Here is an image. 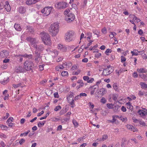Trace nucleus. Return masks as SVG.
<instances>
[{
  "label": "nucleus",
  "instance_id": "13d9d810",
  "mask_svg": "<svg viewBox=\"0 0 147 147\" xmlns=\"http://www.w3.org/2000/svg\"><path fill=\"white\" fill-rule=\"evenodd\" d=\"M0 144L1 145V147H5L6 145L5 144V143L3 142L2 141H1Z\"/></svg>",
  "mask_w": 147,
  "mask_h": 147
},
{
  "label": "nucleus",
  "instance_id": "9d476101",
  "mask_svg": "<svg viewBox=\"0 0 147 147\" xmlns=\"http://www.w3.org/2000/svg\"><path fill=\"white\" fill-rule=\"evenodd\" d=\"M9 52L8 51L3 50L0 53V55L2 58H7L9 56Z\"/></svg>",
  "mask_w": 147,
  "mask_h": 147
},
{
  "label": "nucleus",
  "instance_id": "79ce46f5",
  "mask_svg": "<svg viewBox=\"0 0 147 147\" xmlns=\"http://www.w3.org/2000/svg\"><path fill=\"white\" fill-rule=\"evenodd\" d=\"M61 109V106H60L59 105L56 107L54 109V110L55 111H57Z\"/></svg>",
  "mask_w": 147,
  "mask_h": 147
},
{
  "label": "nucleus",
  "instance_id": "1a4fd4ad",
  "mask_svg": "<svg viewBox=\"0 0 147 147\" xmlns=\"http://www.w3.org/2000/svg\"><path fill=\"white\" fill-rule=\"evenodd\" d=\"M35 60L36 61L39 62V60L41 58V56L40 55V53H38V51L35 50Z\"/></svg>",
  "mask_w": 147,
  "mask_h": 147
},
{
  "label": "nucleus",
  "instance_id": "39448f33",
  "mask_svg": "<svg viewBox=\"0 0 147 147\" xmlns=\"http://www.w3.org/2000/svg\"><path fill=\"white\" fill-rule=\"evenodd\" d=\"M52 8V7H45L41 10V12L44 16H47L50 13Z\"/></svg>",
  "mask_w": 147,
  "mask_h": 147
},
{
  "label": "nucleus",
  "instance_id": "2f4dec72",
  "mask_svg": "<svg viewBox=\"0 0 147 147\" xmlns=\"http://www.w3.org/2000/svg\"><path fill=\"white\" fill-rule=\"evenodd\" d=\"M46 121H43L42 123L41 122H39L38 123V127H40L42 126H43L45 124Z\"/></svg>",
  "mask_w": 147,
  "mask_h": 147
},
{
  "label": "nucleus",
  "instance_id": "aec40b11",
  "mask_svg": "<svg viewBox=\"0 0 147 147\" xmlns=\"http://www.w3.org/2000/svg\"><path fill=\"white\" fill-rule=\"evenodd\" d=\"M140 85L141 86V88L143 89H147V84L144 82H141L140 83Z\"/></svg>",
  "mask_w": 147,
  "mask_h": 147
},
{
  "label": "nucleus",
  "instance_id": "680f3d73",
  "mask_svg": "<svg viewBox=\"0 0 147 147\" xmlns=\"http://www.w3.org/2000/svg\"><path fill=\"white\" fill-rule=\"evenodd\" d=\"M83 79L84 80L87 81V82L88 80V79H89V78L88 76H84L83 77Z\"/></svg>",
  "mask_w": 147,
  "mask_h": 147
},
{
  "label": "nucleus",
  "instance_id": "6e6d98bb",
  "mask_svg": "<svg viewBox=\"0 0 147 147\" xmlns=\"http://www.w3.org/2000/svg\"><path fill=\"white\" fill-rule=\"evenodd\" d=\"M121 110L123 112H125L127 110L124 106H122L121 108Z\"/></svg>",
  "mask_w": 147,
  "mask_h": 147
},
{
  "label": "nucleus",
  "instance_id": "c03bdc74",
  "mask_svg": "<svg viewBox=\"0 0 147 147\" xmlns=\"http://www.w3.org/2000/svg\"><path fill=\"white\" fill-rule=\"evenodd\" d=\"M127 127L128 129H129L131 131H132L133 126L130 125H127Z\"/></svg>",
  "mask_w": 147,
  "mask_h": 147
},
{
  "label": "nucleus",
  "instance_id": "c756f323",
  "mask_svg": "<svg viewBox=\"0 0 147 147\" xmlns=\"http://www.w3.org/2000/svg\"><path fill=\"white\" fill-rule=\"evenodd\" d=\"M137 71L141 73H146V72L145 69H144L143 68H141L140 69H138Z\"/></svg>",
  "mask_w": 147,
  "mask_h": 147
},
{
  "label": "nucleus",
  "instance_id": "b1692460",
  "mask_svg": "<svg viewBox=\"0 0 147 147\" xmlns=\"http://www.w3.org/2000/svg\"><path fill=\"white\" fill-rule=\"evenodd\" d=\"M131 53L132 54V56H137L139 55L138 51L136 49H134L133 51H131Z\"/></svg>",
  "mask_w": 147,
  "mask_h": 147
},
{
  "label": "nucleus",
  "instance_id": "7ed1b4c3",
  "mask_svg": "<svg viewBox=\"0 0 147 147\" xmlns=\"http://www.w3.org/2000/svg\"><path fill=\"white\" fill-rule=\"evenodd\" d=\"M24 67L25 70L33 72L32 69L34 64L32 61L29 60H26L24 63Z\"/></svg>",
  "mask_w": 147,
  "mask_h": 147
},
{
  "label": "nucleus",
  "instance_id": "8fccbe9b",
  "mask_svg": "<svg viewBox=\"0 0 147 147\" xmlns=\"http://www.w3.org/2000/svg\"><path fill=\"white\" fill-rule=\"evenodd\" d=\"M69 9H67L64 12V13L65 15H67L69 13Z\"/></svg>",
  "mask_w": 147,
  "mask_h": 147
},
{
  "label": "nucleus",
  "instance_id": "4d7b16f0",
  "mask_svg": "<svg viewBox=\"0 0 147 147\" xmlns=\"http://www.w3.org/2000/svg\"><path fill=\"white\" fill-rule=\"evenodd\" d=\"M84 85V83H82L81 84H80V85L78 86H77L76 87V88L77 89H79L80 88L82 87Z\"/></svg>",
  "mask_w": 147,
  "mask_h": 147
},
{
  "label": "nucleus",
  "instance_id": "c85d7f7f",
  "mask_svg": "<svg viewBox=\"0 0 147 147\" xmlns=\"http://www.w3.org/2000/svg\"><path fill=\"white\" fill-rule=\"evenodd\" d=\"M74 102V100L72 98L71 101L69 102V104L71 105V107L73 108L75 106Z\"/></svg>",
  "mask_w": 147,
  "mask_h": 147
},
{
  "label": "nucleus",
  "instance_id": "a878e982",
  "mask_svg": "<svg viewBox=\"0 0 147 147\" xmlns=\"http://www.w3.org/2000/svg\"><path fill=\"white\" fill-rule=\"evenodd\" d=\"M73 97L74 93L73 92H69V94L68 97H67V100L68 101H69V100H71L70 98H72L73 99Z\"/></svg>",
  "mask_w": 147,
  "mask_h": 147
},
{
  "label": "nucleus",
  "instance_id": "f704fd0d",
  "mask_svg": "<svg viewBox=\"0 0 147 147\" xmlns=\"http://www.w3.org/2000/svg\"><path fill=\"white\" fill-rule=\"evenodd\" d=\"M144 111L142 110H139L138 111V113L142 116H143Z\"/></svg>",
  "mask_w": 147,
  "mask_h": 147
},
{
  "label": "nucleus",
  "instance_id": "f8f14e48",
  "mask_svg": "<svg viewBox=\"0 0 147 147\" xmlns=\"http://www.w3.org/2000/svg\"><path fill=\"white\" fill-rule=\"evenodd\" d=\"M32 47L36 48V50L37 51L38 50V51H42L44 49V48L42 45H40L37 46L36 45H33V46Z\"/></svg>",
  "mask_w": 147,
  "mask_h": 147
},
{
  "label": "nucleus",
  "instance_id": "f257e3e1",
  "mask_svg": "<svg viewBox=\"0 0 147 147\" xmlns=\"http://www.w3.org/2000/svg\"><path fill=\"white\" fill-rule=\"evenodd\" d=\"M58 24L55 23L51 24L49 28V31L53 36H55L59 31Z\"/></svg>",
  "mask_w": 147,
  "mask_h": 147
},
{
  "label": "nucleus",
  "instance_id": "774afa93",
  "mask_svg": "<svg viewBox=\"0 0 147 147\" xmlns=\"http://www.w3.org/2000/svg\"><path fill=\"white\" fill-rule=\"evenodd\" d=\"M143 33V31L142 29H140L138 32V33L140 35H142Z\"/></svg>",
  "mask_w": 147,
  "mask_h": 147
},
{
  "label": "nucleus",
  "instance_id": "37998d69",
  "mask_svg": "<svg viewBox=\"0 0 147 147\" xmlns=\"http://www.w3.org/2000/svg\"><path fill=\"white\" fill-rule=\"evenodd\" d=\"M117 98L118 96H117V95L113 94V95L112 98L113 100L116 101L117 100Z\"/></svg>",
  "mask_w": 147,
  "mask_h": 147
},
{
  "label": "nucleus",
  "instance_id": "c9c22d12",
  "mask_svg": "<svg viewBox=\"0 0 147 147\" xmlns=\"http://www.w3.org/2000/svg\"><path fill=\"white\" fill-rule=\"evenodd\" d=\"M100 102H101L103 104H105L107 100L104 97H103L100 99Z\"/></svg>",
  "mask_w": 147,
  "mask_h": 147
},
{
  "label": "nucleus",
  "instance_id": "09e8293b",
  "mask_svg": "<svg viewBox=\"0 0 147 147\" xmlns=\"http://www.w3.org/2000/svg\"><path fill=\"white\" fill-rule=\"evenodd\" d=\"M121 61L122 62H125L126 60V59L125 57H124L123 56H122L121 57Z\"/></svg>",
  "mask_w": 147,
  "mask_h": 147
},
{
  "label": "nucleus",
  "instance_id": "052dcab7",
  "mask_svg": "<svg viewBox=\"0 0 147 147\" xmlns=\"http://www.w3.org/2000/svg\"><path fill=\"white\" fill-rule=\"evenodd\" d=\"M102 32L103 34H106L107 33V29L104 28L102 30Z\"/></svg>",
  "mask_w": 147,
  "mask_h": 147
},
{
  "label": "nucleus",
  "instance_id": "a18cd8bd",
  "mask_svg": "<svg viewBox=\"0 0 147 147\" xmlns=\"http://www.w3.org/2000/svg\"><path fill=\"white\" fill-rule=\"evenodd\" d=\"M13 120V118L12 117H10L7 121V123H9L11 122H12Z\"/></svg>",
  "mask_w": 147,
  "mask_h": 147
},
{
  "label": "nucleus",
  "instance_id": "e433bc0d",
  "mask_svg": "<svg viewBox=\"0 0 147 147\" xmlns=\"http://www.w3.org/2000/svg\"><path fill=\"white\" fill-rule=\"evenodd\" d=\"M22 85V83H20L17 84H13V86L14 88H17L18 87H20Z\"/></svg>",
  "mask_w": 147,
  "mask_h": 147
},
{
  "label": "nucleus",
  "instance_id": "3c124183",
  "mask_svg": "<svg viewBox=\"0 0 147 147\" xmlns=\"http://www.w3.org/2000/svg\"><path fill=\"white\" fill-rule=\"evenodd\" d=\"M25 142V140L24 139H21L19 141V143L21 145L23 143H24Z\"/></svg>",
  "mask_w": 147,
  "mask_h": 147
},
{
  "label": "nucleus",
  "instance_id": "2eb2a0df",
  "mask_svg": "<svg viewBox=\"0 0 147 147\" xmlns=\"http://www.w3.org/2000/svg\"><path fill=\"white\" fill-rule=\"evenodd\" d=\"M18 11L21 13H24L26 11V8L23 6H20L18 8Z\"/></svg>",
  "mask_w": 147,
  "mask_h": 147
},
{
  "label": "nucleus",
  "instance_id": "412c9836",
  "mask_svg": "<svg viewBox=\"0 0 147 147\" xmlns=\"http://www.w3.org/2000/svg\"><path fill=\"white\" fill-rule=\"evenodd\" d=\"M58 49H60L62 52L65 51L67 50L66 48L61 45H59Z\"/></svg>",
  "mask_w": 147,
  "mask_h": 147
},
{
  "label": "nucleus",
  "instance_id": "0eeeda50",
  "mask_svg": "<svg viewBox=\"0 0 147 147\" xmlns=\"http://www.w3.org/2000/svg\"><path fill=\"white\" fill-rule=\"evenodd\" d=\"M72 32L69 31L66 34L65 39L66 41L69 42L72 39Z\"/></svg>",
  "mask_w": 147,
  "mask_h": 147
},
{
  "label": "nucleus",
  "instance_id": "603ef678",
  "mask_svg": "<svg viewBox=\"0 0 147 147\" xmlns=\"http://www.w3.org/2000/svg\"><path fill=\"white\" fill-rule=\"evenodd\" d=\"M139 122L140 124L142 125L143 126H145L146 125L145 123L143 121H139Z\"/></svg>",
  "mask_w": 147,
  "mask_h": 147
},
{
  "label": "nucleus",
  "instance_id": "72a5a7b5",
  "mask_svg": "<svg viewBox=\"0 0 147 147\" xmlns=\"http://www.w3.org/2000/svg\"><path fill=\"white\" fill-rule=\"evenodd\" d=\"M1 129L3 130H6L8 129V127L6 126L2 125L0 126Z\"/></svg>",
  "mask_w": 147,
  "mask_h": 147
},
{
  "label": "nucleus",
  "instance_id": "58836bf2",
  "mask_svg": "<svg viewBox=\"0 0 147 147\" xmlns=\"http://www.w3.org/2000/svg\"><path fill=\"white\" fill-rule=\"evenodd\" d=\"M72 122L73 124L74 125V126H75V127H77L78 126V123L77 122V121L76 120L73 119V120Z\"/></svg>",
  "mask_w": 147,
  "mask_h": 147
},
{
  "label": "nucleus",
  "instance_id": "ddd939ff",
  "mask_svg": "<svg viewBox=\"0 0 147 147\" xmlns=\"http://www.w3.org/2000/svg\"><path fill=\"white\" fill-rule=\"evenodd\" d=\"M26 40L27 41L30 42L33 46V45H36L35 44L36 40L34 38H32L30 37H29L26 38Z\"/></svg>",
  "mask_w": 147,
  "mask_h": 147
},
{
  "label": "nucleus",
  "instance_id": "864d4df0",
  "mask_svg": "<svg viewBox=\"0 0 147 147\" xmlns=\"http://www.w3.org/2000/svg\"><path fill=\"white\" fill-rule=\"evenodd\" d=\"M79 95L80 96V97L81 96H86L87 95L85 93H82Z\"/></svg>",
  "mask_w": 147,
  "mask_h": 147
},
{
  "label": "nucleus",
  "instance_id": "a19ab883",
  "mask_svg": "<svg viewBox=\"0 0 147 147\" xmlns=\"http://www.w3.org/2000/svg\"><path fill=\"white\" fill-rule=\"evenodd\" d=\"M112 51L111 49H107L106 51L105 52V53L107 55H108V54H107L108 53H111Z\"/></svg>",
  "mask_w": 147,
  "mask_h": 147
},
{
  "label": "nucleus",
  "instance_id": "6ab92c4d",
  "mask_svg": "<svg viewBox=\"0 0 147 147\" xmlns=\"http://www.w3.org/2000/svg\"><path fill=\"white\" fill-rule=\"evenodd\" d=\"M25 28L26 29V30H28L31 33H32L34 32V30L32 28V27L30 26H25Z\"/></svg>",
  "mask_w": 147,
  "mask_h": 147
},
{
  "label": "nucleus",
  "instance_id": "0e129e2a",
  "mask_svg": "<svg viewBox=\"0 0 147 147\" xmlns=\"http://www.w3.org/2000/svg\"><path fill=\"white\" fill-rule=\"evenodd\" d=\"M80 72V70H78L77 71L73 72V74L75 75H78Z\"/></svg>",
  "mask_w": 147,
  "mask_h": 147
},
{
  "label": "nucleus",
  "instance_id": "f03ea898",
  "mask_svg": "<svg viewBox=\"0 0 147 147\" xmlns=\"http://www.w3.org/2000/svg\"><path fill=\"white\" fill-rule=\"evenodd\" d=\"M41 35L42 40L45 44L48 45H51L50 36L48 33L43 32L41 33Z\"/></svg>",
  "mask_w": 147,
  "mask_h": 147
},
{
  "label": "nucleus",
  "instance_id": "7c9ffc66",
  "mask_svg": "<svg viewBox=\"0 0 147 147\" xmlns=\"http://www.w3.org/2000/svg\"><path fill=\"white\" fill-rule=\"evenodd\" d=\"M61 75L62 76H68V73L67 71H62L61 73Z\"/></svg>",
  "mask_w": 147,
  "mask_h": 147
},
{
  "label": "nucleus",
  "instance_id": "423d86ee",
  "mask_svg": "<svg viewBox=\"0 0 147 147\" xmlns=\"http://www.w3.org/2000/svg\"><path fill=\"white\" fill-rule=\"evenodd\" d=\"M75 18V15L72 13H71L65 16V20L68 22H70L74 21Z\"/></svg>",
  "mask_w": 147,
  "mask_h": 147
},
{
  "label": "nucleus",
  "instance_id": "cd10ccee",
  "mask_svg": "<svg viewBox=\"0 0 147 147\" xmlns=\"http://www.w3.org/2000/svg\"><path fill=\"white\" fill-rule=\"evenodd\" d=\"M113 86L114 89L116 91L118 92L119 91V89L118 88V86L116 83H114L113 84Z\"/></svg>",
  "mask_w": 147,
  "mask_h": 147
},
{
  "label": "nucleus",
  "instance_id": "20e7f679",
  "mask_svg": "<svg viewBox=\"0 0 147 147\" xmlns=\"http://www.w3.org/2000/svg\"><path fill=\"white\" fill-rule=\"evenodd\" d=\"M68 4L66 2L61 1L57 2L55 5V7L59 9H64L68 6Z\"/></svg>",
  "mask_w": 147,
  "mask_h": 147
},
{
  "label": "nucleus",
  "instance_id": "de8ad7c7",
  "mask_svg": "<svg viewBox=\"0 0 147 147\" xmlns=\"http://www.w3.org/2000/svg\"><path fill=\"white\" fill-rule=\"evenodd\" d=\"M9 81V78H7V79L5 80H4L3 81H2L1 83L2 84H4L5 83H6V82H8Z\"/></svg>",
  "mask_w": 147,
  "mask_h": 147
},
{
  "label": "nucleus",
  "instance_id": "393cba45",
  "mask_svg": "<svg viewBox=\"0 0 147 147\" xmlns=\"http://www.w3.org/2000/svg\"><path fill=\"white\" fill-rule=\"evenodd\" d=\"M115 117H119V116L117 115H116L115 116H113V120H108V122L111 123H114L115 122L116 119H115Z\"/></svg>",
  "mask_w": 147,
  "mask_h": 147
},
{
  "label": "nucleus",
  "instance_id": "338daca9",
  "mask_svg": "<svg viewBox=\"0 0 147 147\" xmlns=\"http://www.w3.org/2000/svg\"><path fill=\"white\" fill-rule=\"evenodd\" d=\"M54 95L55 98H58L59 97V95L58 93L57 92H55L54 94Z\"/></svg>",
  "mask_w": 147,
  "mask_h": 147
},
{
  "label": "nucleus",
  "instance_id": "4be33fe9",
  "mask_svg": "<svg viewBox=\"0 0 147 147\" xmlns=\"http://www.w3.org/2000/svg\"><path fill=\"white\" fill-rule=\"evenodd\" d=\"M14 27L15 29L18 31H20L22 30V28L20 25L15 24L14 26Z\"/></svg>",
  "mask_w": 147,
  "mask_h": 147
},
{
  "label": "nucleus",
  "instance_id": "bb28decb",
  "mask_svg": "<svg viewBox=\"0 0 147 147\" xmlns=\"http://www.w3.org/2000/svg\"><path fill=\"white\" fill-rule=\"evenodd\" d=\"M5 6H4V7H5V9L7 10V7H8V8L7 9L8 10H7V11H9L10 9V6L9 4V3L8 1H6L5 2Z\"/></svg>",
  "mask_w": 147,
  "mask_h": 147
},
{
  "label": "nucleus",
  "instance_id": "5701e85b",
  "mask_svg": "<svg viewBox=\"0 0 147 147\" xmlns=\"http://www.w3.org/2000/svg\"><path fill=\"white\" fill-rule=\"evenodd\" d=\"M126 105L127 106V108L132 110L133 109V106L131 105V104L130 102H127L126 103Z\"/></svg>",
  "mask_w": 147,
  "mask_h": 147
},
{
  "label": "nucleus",
  "instance_id": "a211bd4d",
  "mask_svg": "<svg viewBox=\"0 0 147 147\" xmlns=\"http://www.w3.org/2000/svg\"><path fill=\"white\" fill-rule=\"evenodd\" d=\"M139 76L144 81H147V74L145 75L142 73H141L140 74Z\"/></svg>",
  "mask_w": 147,
  "mask_h": 147
},
{
  "label": "nucleus",
  "instance_id": "5fc2aeb1",
  "mask_svg": "<svg viewBox=\"0 0 147 147\" xmlns=\"http://www.w3.org/2000/svg\"><path fill=\"white\" fill-rule=\"evenodd\" d=\"M94 80V79L93 78H90V79H88V80L87 82L88 83H92L93 81Z\"/></svg>",
  "mask_w": 147,
  "mask_h": 147
},
{
  "label": "nucleus",
  "instance_id": "ea45409f",
  "mask_svg": "<svg viewBox=\"0 0 147 147\" xmlns=\"http://www.w3.org/2000/svg\"><path fill=\"white\" fill-rule=\"evenodd\" d=\"M120 119L121 120H122V121H124V122H125L127 121V119L126 117L123 118L122 117H120Z\"/></svg>",
  "mask_w": 147,
  "mask_h": 147
},
{
  "label": "nucleus",
  "instance_id": "dca6fc26",
  "mask_svg": "<svg viewBox=\"0 0 147 147\" xmlns=\"http://www.w3.org/2000/svg\"><path fill=\"white\" fill-rule=\"evenodd\" d=\"M37 2L36 0H29L26 1L27 5H30L35 3Z\"/></svg>",
  "mask_w": 147,
  "mask_h": 147
},
{
  "label": "nucleus",
  "instance_id": "9b49d317",
  "mask_svg": "<svg viewBox=\"0 0 147 147\" xmlns=\"http://www.w3.org/2000/svg\"><path fill=\"white\" fill-rule=\"evenodd\" d=\"M106 92L107 90L105 88H102L99 89L98 92V94L101 95L100 97L106 94Z\"/></svg>",
  "mask_w": 147,
  "mask_h": 147
},
{
  "label": "nucleus",
  "instance_id": "4468645a",
  "mask_svg": "<svg viewBox=\"0 0 147 147\" xmlns=\"http://www.w3.org/2000/svg\"><path fill=\"white\" fill-rule=\"evenodd\" d=\"M24 70L22 66H17L15 69V72L17 73L23 71Z\"/></svg>",
  "mask_w": 147,
  "mask_h": 147
},
{
  "label": "nucleus",
  "instance_id": "69168bd1",
  "mask_svg": "<svg viewBox=\"0 0 147 147\" xmlns=\"http://www.w3.org/2000/svg\"><path fill=\"white\" fill-rule=\"evenodd\" d=\"M44 66L43 65H40L39 66V69L40 71H42L44 69Z\"/></svg>",
  "mask_w": 147,
  "mask_h": 147
},
{
  "label": "nucleus",
  "instance_id": "e2e57ef3",
  "mask_svg": "<svg viewBox=\"0 0 147 147\" xmlns=\"http://www.w3.org/2000/svg\"><path fill=\"white\" fill-rule=\"evenodd\" d=\"M30 132V130L29 129L27 131L25 132L24 133V136H26Z\"/></svg>",
  "mask_w": 147,
  "mask_h": 147
},
{
  "label": "nucleus",
  "instance_id": "bf43d9fd",
  "mask_svg": "<svg viewBox=\"0 0 147 147\" xmlns=\"http://www.w3.org/2000/svg\"><path fill=\"white\" fill-rule=\"evenodd\" d=\"M108 138V136L107 135H104L103 136L102 138L103 140L104 141L106 140Z\"/></svg>",
  "mask_w": 147,
  "mask_h": 147
},
{
  "label": "nucleus",
  "instance_id": "473e14b6",
  "mask_svg": "<svg viewBox=\"0 0 147 147\" xmlns=\"http://www.w3.org/2000/svg\"><path fill=\"white\" fill-rule=\"evenodd\" d=\"M23 54H21L20 55H19V56L20 57L18 58V59L19 60H18V61H19L20 62H22L23 61V58L22 57H23Z\"/></svg>",
  "mask_w": 147,
  "mask_h": 147
},
{
  "label": "nucleus",
  "instance_id": "6e6552de",
  "mask_svg": "<svg viewBox=\"0 0 147 147\" xmlns=\"http://www.w3.org/2000/svg\"><path fill=\"white\" fill-rule=\"evenodd\" d=\"M113 71V68H111L110 69H105L103 70L102 74L103 75L106 76L110 74Z\"/></svg>",
  "mask_w": 147,
  "mask_h": 147
},
{
  "label": "nucleus",
  "instance_id": "f3484780",
  "mask_svg": "<svg viewBox=\"0 0 147 147\" xmlns=\"http://www.w3.org/2000/svg\"><path fill=\"white\" fill-rule=\"evenodd\" d=\"M22 56L23 57L27 58L29 59H32V60H33L34 59V58H32V54L28 55L26 53H25L23 54Z\"/></svg>",
  "mask_w": 147,
  "mask_h": 147
},
{
  "label": "nucleus",
  "instance_id": "4c0bfd02",
  "mask_svg": "<svg viewBox=\"0 0 147 147\" xmlns=\"http://www.w3.org/2000/svg\"><path fill=\"white\" fill-rule=\"evenodd\" d=\"M65 109H65H63L60 111L59 114L60 115H63L66 112Z\"/></svg>",
  "mask_w": 147,
  "mask_h": 147
},
{
  "label": "nucleus",
  "instance_id": "49530a36",
  "mask_svg": "<svg viewBox=\"0 0 147 147\" xmlns=\"http://www.w3.org/2000/svg\"><path fill=\"white\" fill-rule=\"evenodd\" d=\"M107 107L109 109H112L113 105L112 104L108 103L107 104Z\"/></svg>",
  "mask_w": 147,
  "mask_h": 147
}]
</instances>
